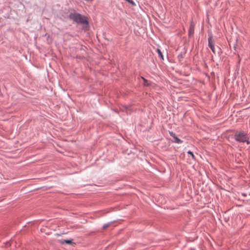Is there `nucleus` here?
<instances>
[{"label":"nucleus","instance_id":"nucleus-6","mask_svg":"<svg viewBox=\"0 0 250 250\" xmlns=\"http://www.w3.org/2000/svg\"><path fill=\"white\" fill-rule=\"evenodd\" d=\"M142 79L144 81L143 84L145 86H148L150 85V83L147 81L146 79H145L144 78L142 77Z\"/></svg>","mask_w":250,"mask_h":250},{"label":"nucleus","instance_id":"nucleus-7","mask_svg":"<svg viewBox=\"0 0 250 250\" xmlns=\"http://www.w3.org/2000/svg\"><path fill=\"white\" fill-rule=\"evenodd\" d=\"M186 53V51H184V52H181L178 55V58L179 60L183 59L184 57V55H185Z\"/></svg>","mask_w":250,"mask_h":250},{"label":"nucleus","instance_id":"nucleus-9","mask_svg":"<svg viewBox=\"0 0 250 250\" xmlns=\"http://www.w3.org/2000/svg\"><path fill=\"white\" fill-rule=\"evenodd\" d=\"M125 0L126 1V2H127L128 3H129V4H130L132 6L136 5L135 3L134 2V1L133 0Z\"/></svg>","mask_w":250,"mask_h":250},{"label":"nucleus","instance_id":"nucleus-14","mask_svg":"<svg viewBox=\"0 0 250 250\" xmlns=\"http://www.w3.org/2000/svg\"><path fill=\"white\" fill-rule=\"evenodd\" d=\"M237 43H236L234 45V46H233V48H234V49L235 50H236V48H237Z\"/></svg>","mask_w":250,"mask_h":250},{"label":"nucleus","instance_id":"nucleus-13","mask_svg":"<svg viewBox=\"0 0 250 250\" xmlns=\"http://www.w3.org/2000/svg\"><path fill=\"white\" fill-rule=\"evenodd\" d=\"M168 133H169V135H170L172 138H173V137H175V136H176V134H175V133H174V132H172V131H168Z\"/></svg>","mask_w":250,"mask_h":250},{"label":"nucleus","instance_id":"nucleus-2","mask_svg":"<svg viewBox=\"0 0 250 250\" xmlns=\"http://www.w3.org/2000/svg\"><path fill=\"white\" fill-rule=\"evenodd\" d=\"M234 138L237 142L240 143L246 142L248 144H249L250 143L248 140V134L244 131H240L235 133L234 135Z\"/></svg>","mask_w":250,"mask_h":250},{"label":"nucleus","instance_id":"nucleus-4","mask_svg":"<svg viewBox=\"0 0 250 250\" xmlns=\"http://www.w3.org/2000/svg\"><path fill=\"white\" fill-rule=\"evenodd\" d=\"M194 25L193 23V21H191L190 23L189 28L188 30V36L190 37L194 34Z\"/></svg>","mask_w":250,"mask_h":250},{"label":"nucleus","instance_id":"nucleus-15","mask_svg":"<svg viewBox=\"0 0 250 250\" xmlns=\"http://www.w3.org/2000/svg\"><path fill=\"white\" fill-rule=\"evenodd\" d=\"M218 49H219V51L218 52V54H220V53H221V49L219 47H218Z\"/></svg>","mask_w":250,"mask_h":250},{"label":"nucleus","instance_id":"nucleus-8","mask_svg":"<svg viewBox=\"0 0 250 250\" xmlns=\"http://www.w3.org/2000/svg\"><path fill=\"white\" fill-rule=\"evenodd\" d=\"M157 52L158 54V56L162 60H164V57H163V54L161 52V51L160 50V49H157Z\"/></svg>","mask_w":250,"mask_h":250},{"label":"nucleus","instance_id":"nucleus-5","mask_svg":"<svg viewBox=\"0 0 250 250\" xmlns=\"http://www.w3.org/2000/svg\"><path fill=\"white\" fill-rule=\"evenodd\" d=\"M171 141L173 143H176V144H182L183 143V141L178 138L177 136L173 138V139L171 140Z\"/></svg>","mask_w":250,"mask_h":250},{"label":"nucleus","instance_id":"nucleus-12","mask_svg":"<svg viewBox=\"0 0 250 250\" xmlns=\"http://www.w3.org/2000/svg\"><path fill=\"white\" fill-rule=\"evenodd\" d=\"M111 223L110 222V223H107L104 224L103 226V229H106L108 227H109L111 225Z\"/></svg>","mask_w":250,"mask_h":250},{"label":"nucleus","instance_id":"nucleus-10","mask_svg":"<svg viewBox=\"0 0 250 250\" xmlns=\"http://www.w3.org/2000/svg\"><path fill=\"white\" fill-rule=\"evenodd\" d=\"M63 243H65L67 244H71L72 243V239H67V240H64Z\"/></svg>","mask_w":250,"mask_h":250},{"label":"nucleus","instance_id":"nucleus-1","mask_svg":"<svg viewBox=\"0 0 250 250\" xmlns=\"http://www.w3.org/2000/svg\"><path fill=\"white\" fill-rule=\"evenodd\" d=\"M69 18L78 24L89 25V22L86 17L77 13H70Z\"/></svg>","mask_w":250,"mask_h":250},{"label":"nucleus","instance_id":"nucleus-3","mask_svg":"<svg viewBox=\"0 0 250 250\" xmlns=\"http://www.w3.org/2000/svg\"><path fill=\"white\" fill-rule=\"evenodd\" d=\"M208 45L209 47L211 49L212 52L214 54H215L216 52L215 50L214 43L213 40L212 35L211 34L209 36L208 38Z\"/></svg>","mask_w":250,"mask_h":250},{"label":"nucleus","instance_id":"nucleus-11","mask_svg":"<svg viewBox=\"0 0 250 250\" xmlns=\"http://www.w3.org/2000/svg\"><path fill=\"white\" fill-rule=\"evenodd\" d=\"M187 153L188 154L190 155L193 159H195V156L191 151L188 150Z\"/></svg>","mask_w":250,"mask_h":250}]
</instances>
